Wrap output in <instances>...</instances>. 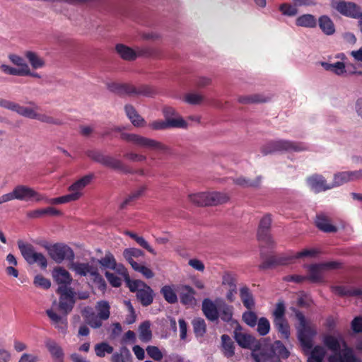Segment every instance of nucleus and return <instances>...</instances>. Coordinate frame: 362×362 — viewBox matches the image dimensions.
<instances>
[{"label":"nucleus","instance_id":"nucleus-1","mask_svg":"<svg viewBox=\"0 0 362 362\" xmlns=\"http://www.w3.org/2000/svg\"><path fill=\"white\" fill-rule=\"evenodd\" d=\"M319 250L317 249H305L300 252H297L294 255H272L266 258L262 263L259 266L260 269H268L274 268L279 265H286L292 262L295 259L303 257H313L319 254Z\"/></svg>","mask_w":362,"mask_h":362},{"label":"nucleus","instance_id":"nucleus-2","mask_svg":"<svg viewBox=\"0 0 362 362\" xmlns=\"http://www.w3.org/2000/svg\"><path fill=\"white\" fill-rule=\"evenodd\" d=\"M107 89L119 95H144L147 97L153 96L156 91L149 86L141 85L136 87L129 83H120L116 82L108 83L107 84Z\"/></svg>","mask_w":362,"mask_h":362},{"label":"nucleus","instance_id":"nucleus-3","mask_svg":"<svg viewBox=\"0 0 362 362\" xmlns=\"http://www.w3.org/2000/svg\"><path fill=\"white\" fill-rule=\"evenodd\" d=\"M305 150H307V146L303 143L285 139L270 141L261 148L264 156L275 152H299Z\"/></svg>","mask_w":362,"mask_h":362},{"label":"nucleus","instance_id":"nucleus-4","mask_svg":"<svg viewBox=\"0 0 362 362\" xmlns=\"http://www.w3.org/2000/svg\"><path fill=\"white\" fill-rule=\"evenodd\" d=\"M120 139L133 143L140 147L146 148L160 153H165L169 150L167 146L160 141L135 134L122 132L120 134Z\"/></svg>","mask_w":362,"mask_h":362},{"label":"nucleus","instance_id":"nucleus-5","mask_svg":"<svg viewBox=\"0 0 362 362\" xmlns=\"http://www.w3.org/2000/svg\"><path fill=\"white\" fill-rule=\"evenodd\" d=\"M189 200L197 206H216L227 202L228 196L222 192H199L189 195Z\"/></svg>","mask_w":362,"mask_h":362},{"label":"nucleus","instance_id":"nucleus-6","mask_svg":"<svg viewBox=\"0 0 362 362\" xmlns=\"http://www.w3.org/2000/svg\"><path fill=\"white\" fill-rule=\"evenodd\" d=\"M18 246L22 256L28 264H37L42 269L47 268V260L46 257L41 252H35L31 244L25 243L22 240H18Z\"/></svg>","mask_w":362,"mask_h":362},{"label":"nucleus","instance_id":"nucleus-7","mask_svg":"<svg viewBox=\"0 0 362 362\" xmlns=\"http://www.w3.org/2000/svg\"><path fill=\"white\" fill-rule=\"evenodd\" d=\"M128 288L131 292L136 293V298L143 306L147 307L153 303V290L143 281L134 280Z\"/></svg>","mask_w":362,"mask_h":362},{"label":"nucleus","instance_id":"nucleus-8","mask_svg":"<svg viewBox=\"0 0 362 362\" xmlns=\"http://www.w3.org/2000/svg\"><path fill=\"white\" fill-rule=\"evenodd\" d=\"M57 293L59 295V308L67 315L74 308L76 293L71 287L63 286L58 287Z\"/></svg>","mask_w":362,"mask_h":362},{"label":"nucleus","instance_id":"nucleus-9","mask_svg":"<svg viewBox=\"0 0 362 362\" xmlns=\"http://www.w3.org/2000/svg\"><path fill=\"white\" fill-rule=\"evenodd\" d=\"M49 257L57 263H62L66 259L72 261L74 259V252L68 245L62 243H56L46 246Z\"/></svg>","mask_w":362,"mask_h":362},{"label":"nucleus","instance_id":"nucleus-10","mask_svg":"<svg viewBox=\"0 0 362 362\" xmlns=\"http://www.w3.org/2000/svg\"><path fill=\"white\" fill-rule=\"evenodd\" d=\"M236 326L234 329V338L240 346L244 349H250L253 351H258L261 348L260 342L250 334L243 333L242 327L237 322L234 321Z\"/></svg>","mask_w":362,"mask_h":362},{"label":"nucleus","instance_id":"nucleus-11","mask_svg":"<svg viewBox=\"0 0 362 362\" xmlns=\"http://www.w3.org/2000/svg\"><path fill=\"white\" fill-rule=\"evenodd\" d=\"M11 192L13 199L21 201L28 202L33 199L36 202H40L45 199L44 195L38 193L33 188L23 185L16 186Z\"/></svg>","mask_w":362,"mask_h":362},{"label":"nucleus","instance_id":"nucleus-12","mask_svg":"<svg viewBox=\"0 0 362 362\" xmlns=\"http://www.w3.org/2000/svg\"><path fill=\"white\" fill-rule=\"evenodd\" d=\"M272 224V218L270 214L264 216L260 220L257 230L258 240L264 244L265 246L270 247L273 245V240L270 234Z\"/></svg>","mask_w":362,"mask_h":362},{"label":"nucleus","instance_id":"nucleus-13","mask_svg":"<svg viewBox=\"0 0 362 362\" xmlns=\"http://www.w3.org/2000/svg\"><path fill=\"white\" fill-rule=\"evenodd\" d=\"M317 334L315 326L309 325L298 328V339L305 349H311L313 346V339Z\"/></svg>","mask_w":362,"mask_h":362},{"label":"nucleus","instance_id":"nucleus-14","mask_svg":"<svg viewBox=\"0 0 362 362\" xmlns=\"http://www.w3.org/2000/svg\"><path fill=\"white\" fill-rule=\"evenodd\" d=\"M332 4L334 8L344 16L354 18H358L361 16L359 8L354 3L333 0Z\"/></svg>","mask_w":362,"mask_h":362},{"label":"nucleus","instance_id":"nucleus-15","mask_svg":"<svg viewBox=\"0 0 362 362\" xmlns=\"http://www.w3.org/2000/svg\"><path fill=\"white\" fill-rule=\"evenodd\" d=\"M306 182L310 189L316 194L332 189L331 184H327L325 178L319 174L308 177Z\"/></svg>","mask_w":362,"mask_h":362},{"label":"nucleus","instance_id":"nucleus-16","mask_svg":"<svg viewBox=\"0 0 362 362\" xmlns=\"http://www.w3.org/2000/svg\"><path fill=\"white\" fill-rule=\"evenodd\" d=\"M180 303L185 306L192 307L196 304L194 297L196 291L189 285H180L177 289Z\"/></svg>","mask_w":362,"mask_h":362},{"label":"nucleus","instance_id":"nucleus-17","mask_svg":"<svg viewBox=\"0 0 362 362\" xmlns=\"http://www.w3.org/2000/svg\"><path fill=\"white\" fill-rule=\"evenodd\" d=\"M149 127L153 130H162L171 127H185L186 122L182 118L166 119L165 120L153 121L149 124Z\"/></svg>","mask_w":362,"mask_h":362},{"label":"nucleus","instance_id":"nucleus-18","mask_svg":"<svg viewBox=\"0 0 362 362\" xmlns=\"http://www.w3.org/2000/svg\"><path fill=\"white\" fill-rule=\"evenodd\" d=\"M218 302L216 300V303L213 302L209 298H205L202 302V311L205 317L210 321L214 322L219 317L218 315Z\"/></svg>","mask_w":362,"mask_h":362},{"label":"nucleus","instance_id":"nucleus-19","mask_svg":"<svg viewBox=\"0 0 362 362\" xmlns=\"http://www.w3.org/2000/svg\"><path fill=\"white\" fill-rule=\"evenodd\" d=\"M46 314L51 320L52 324L62 333H66L67 331L68 321L67 317L64 314L60 315L57 314L52 309L46 310Z\"/></svg>","mask_w":362,"mask_h":362},{"label":"nucleus","instance_id":"nucleus-20","mask_svg":"<svg viewBox=\"0 0 362 362\" xmlns=\"http://www.w3.org/2000/svg\"><path fill=\"white\" fill-rule=\"evenodd\" d=\"M322 341L324 345L335 354L340 353L341 341L344 347H347L346 341L341 335H339V339L331 334L325 335Z\"/></svg>","mask_w":362,"mask_h":362},{"label":"nucleus","instance_id":"nucleus-21","mask_svg":"<svg viewBox=\"0 0 362 362\" xmlns=\"http://www.w3.org/2000/svg\"><path fill=\"white\" fill-rule=\"evenodd\" d=\"M45 344L54 362H64V353L58 343L52 339H47Z\"/></svg>","mask_w":362,"mask_h":362},{"label":"nucleus","instance_id":"nucleus-22","mask_svg":"<svg viewBox=\"0 0 362 362\" xmlns=\"http://www.w3.org/2000/svg\"><path fill=\"white\" fill-rule=\"evenodd\" d=\"M52 276L59 286H68L72 281L71 274L63 267L54 268L52 272Z\"/></svg>","mask_w":362,"mask_h":362},{"label":"nucleus","instance_id":"nucleus-23","mask_svg":"<svg viewBox=\"0 0 362 362\" xmlns=\"http://www.w3.org/2000/svg\"><path fill=\"white\" fill-rule=\"evenodd\" d=\"M331 290L335 294L341 296L355 297L362 296L361 288H354L347 286H333Z\"/></svg>","mask_w":362,"mask_h":362},{"label":"nucleus","instance_id":"nucleus-24","mask_svg":"<svg viewBox=\"0 0 362 362\" xmlns=\"http://www.w3.org/2000/svg\"><path fill=\"white\" fill-rule=\"evenodd\" d=\"M85 322L93 329L100 328L103 325V321L98 314H95L93 309L89 307L85 308L82 312Z\"/></svg>","mask_w":362,"mask_h":362},{"label":"nucleus","instance_id":"nucleus-25","mask_svg":"<svg viewBox=\"0 0 362 362\" xmlns=\"http://www.w3.org/2000/svg\"><path fill=\"white\" fill-rule=\"evenodd\" d=\"M329 362H361L360 360L354 356L351 348L346 347L343 354L332 355L328 358Z\"/></svg>","mask_w":362,"mask_h":362},{"label":"nucleus","instance_id":"nucleus-26","mask_svg":"<svg viewBox=\"0 0 362 362\" xmlns=\"http://www.w3.org/2000/svg\"><path fill=\"white\" fill-rule=\"evenodd\" d=\"M93 178V175H86L70 185L68 189L72 193H78L80 199L83 195L82 190L90 183Z\"/></svg>","mask_w":362,"mask_h":362},{"label":"nucleus","instance_id":"nucleus-27","mask_svg":"<svg viewBox=\"0 0 362 362\" xmlns=\"http://www.w3.org/2000/svg\"><path fill=\"white\" fill-rule=\"evenodd\" d=\"M124 110L127 116L135 127H144L146 124L144 119L139 115L136 109L132 105H126Z\"/></svg>","mask_w":362,"mask_h":362},{"label":"nucleus","instance_id":"nucleus-28","mask_svg":"<svg viewBox=\"0 0 362 362\" xmlns=\"http://www.w3.org/2000/svg\"><path fill=\"white\" fill-rule=\"evenodd\" d=\"M102 165L125 173H130L128 168L120 160L112 156H105Z\"/></svg>","mask_w":362,"mask_h":362},{"label":"nucleus","instance_id":"nucleus-29","mask_svg":"<svg viewBox=\"0 0 362 362\" xmlns=\"http://www.w3.org/2000/svg\"><path fill=\"white\" fill-rule=\"evenodd\" d=\"M323 269L321 267L320 263L312 264L308 266L309 275L307 276V280L313 283H318L323 281L322 275Z\"/></svg>","mask_w":362,"mask_h":362},{"label":"nucleus","instance_id":"nucleus-30","mask_svg":"<svg viewBox=\"0 0 362 362\" xmlns=\"http://www.w3.org/2000/svg\"><path fill=\"white\" fill-rule=\"evenodd\" d=\"M218 308L219 317H221V319L226 322L232 321L233 315V306L228 305L223 300H219Z\"/></svg>","mask_w":362,"mask_h":362},{"label":"nucleus","instance_id":"nucleus-31","mask_svg":"<svg viewBox=\"0 0 362 362\" xmlns=\"http://www.w3.org/2000/svg\"><path fill=\"white\" fill-rule=\"evenodd\" d=\"M319 27L327 35H332L335 33V26L332 19L326 16H321L318 19Z\"/></svg>","mask_w":362,"mask_h":362},{"label":"nucleus","instance_id":"nucleus-32","mask_svg":"<svg viewBox=\"0 0 362 362\" xmlns=\"http://www.w3.org/2000/svg\"><path fill=\"white\" fill-rule=\"evenodd\" d=\"M72 268L74 271L81 276H86L88 274L93 276V273L96 272L98 269L88 263L76 262L73 264Z\"/></svg>","mask_w":362,"mask_h":362},{"label":"nucleus","instance_id":"nucleus-33","mask_svg":"<svg viewBox=\"0 0 362 362\" xmlns=\"http://www.w3.org/2000/svg\"><path fill=\"white\" fill-rule=\"evenodd\" d=\"M315 225L320 230L325 233H336L337 231V228L332 225L328 218L323 215L317 216Z\"/></svg>","mask_w":362,"mask_h":362},{"label":"nucleus","instance_id":"nucleus-34","mask_svg":"<svg viewBox=\"0 0 362 362\" xmlns=\"http://www.w3.org/2000/svg\"><path fill=\"white\" fill-rule=\"evenodd\" d=\"M296 24L300 27L314 28L317 25V21L312 14H303L296 18Z\"/></svg>","mask_w":362,"mask_h":362},{"label":"nucleus","instance_id":"nucleus-35","mask_svg":"<svg viewBox=\"0 0 362 362\" xmlns=\"http://www.w3.org/2000/svg\"><path fill=\"white\" fill-rule=\"evenodd\" d=\"M111 362H132V356L126 346H122L119 352H115L111 356Z\"/></svg>","mask_w":362,"mask_h":362},{"label":"nucleus","instance_id":"nucleus-36","mask_svg":"<svg viewBox=\"0 0 362 362\" xmlns=\"http://www.w3.org/2000/svg\"><path fill=\"white\" fill-rule=\"evenodd\" d=\"M118 54L124 60L132 61L136 59L137 54L136 52L129 47L123 44H118L115 47Z\"/></svg>","mask_w":362,"mask_h":362},{"label":"nucleus","instance_id":"nucleus-37","mask_svg":"<svg viewBox=\"0 0 362 362\" xmlns=\"http://www.w3.org/2000/svg\"><path fill=\"white\" fill-rule=\"evenodd\" d=\"M11 110L17 112L18 115L30 119H36L37 113L32 108L21 106L13 102Z\"/></svg>","mask_w":362,"mask_h":362},{"label":"nucleus","instance_id":"nucleus-38","mask_svg":"<svg viewBox=\"0 0 362 362\" xmlns=\"http://www.w3.org/2000/svg\"><path fill=\"white\" fill-rule=\"evenodd\" d=\"M240 297L243 305L248 310L252 309L255 305V300L252 293L247 286H243L240 289Z\"/></svg>","mask_w":362,"mask_h":362},{"label":"nucleus","instance_id":"nucleus-39","mask_svg":"<svg viewBox=\"0 0 362 362\" xmlns=\"http://www.w3.org/2000/svg\"><path fill=\"white\" fill-rule=\"evenodd\" d=\"M139 339L145 343L149 342L152 339V332L151 330V322L146 320L141 323L139 327Z\"/></svg>","mask_w":362,"mask_h":362},{"label":"nucleus","instance_id":"nucleus-40","mask_svg":"<svg viewBox=\"0 0 362 362\" xmlns=\"http://www.w3.org/2000/svg\"><path fill=\"white\" fill-rule=\"evenodd\" d=\"M274 326L279 333L281 334V337L285 339H288L290 337V327L286 318L274 320Z\"/></svg>","mask_w":362,"mask_h":362},{"label":"nucleus","instance_id":"nucleus-41","mask_svg":"<svg viewBox=\"0 0 362 362\" xmlns=\"http://www.w3.org/2000/svg\"><path fill=\"white\" fill-rule=\"evenodd\" d=\"M270 100V98L262 94H253L245 96H240L238 101L243 104L263 103Z\"/></svg>","mask_w":362,"mask_h":362},{"label":"nucleus","instance_id":"nucleus-42","mask_svg":"<svg viewBox=\"0 0 362 362\" xmlns=\"http://www.w3.org/2000/svg\"><path fill=\"white\" fill-rule=\"evenodd\" d=\"M173 287V285H165L160 288V293L163 296L165 300L170 304L176 303L178 300L177 296Z\"/></svg>","mask_w":362,"mask_h":362},{"label":"nucleus","instance_id":"nucleus-43","mask_svg":"<svg viewBox=\"0 0 362 362\" xmlns=\"http://www.w3.org/2000/svg\"><path fill=\"white\" fill-rule=\"evenodd\" d=\"M271 351L273 354L282 358H288L290 356V352L284 346V344L279 340L275 341L271 346Z\"/></svg>","mask_w":362,"mask_h":362},{"label":"nucleus","instance_id":"nucleus-44","mask_svg":"<svg viewBox=\"0 0 362 362\" xmlns=\"http://www.w3.org/2000/svg\"><path fill=\"white\" fill-rule=\"evenodd\" d=\"M222 347L225 356L230 358L235 354L234 343L231 338L227 334L221 336Z\"/></svg>","mask_w":362,"mask_h":362},{"label":"nucleus","instance_id":"nucleus-45","mask_svg":"<svg viewBox=\"0 0 362 362\" xmlns=\"http://www.w3.org/2000/svg\"><path fill=\"white\" fill-rule=\"evenodd\" d=\"M79 199V194L78 193H72L57 197V198H52L50 199H48L45 197L44 200H45L47 202L51 204H61L64 203L71 202L73 201H76Z\"/></svg>","mask_w":362,"mask_h":362},{"label":"nucleus","instance_id":"nucleus-46","mask_svg":"<svg viewBox=\"0 0 362 362\" xmlns=\"http://www.w3.org/2000/svg\"><path fill=\"white\" fill-rule=\"evenodd\" d=\"M25 57L28 60L29 63L30 64L31 66L34 69H37L42 68L45 62L44 59L41 57H40L35 52L32 51H27L25 53Z\"/></svg>","mask_w":362,"mask_h":362},{"label":"nucleus","instance_id":"nucleus-47","mask_svg":"<svg viewBox=\"0 0 362 362\" xmlns=\"http://www.w3.org/2000/svg\"><path fill=\"white\" fill-rule=\"evenodd\" d=\"M97 314L102 321L107 320L110 315V306L105 300H100L95 306Z\"/></svg>","mask_w":362,"mask_h":362},{"label":"nucleus","instance_id":"nucleus-48","mask_svg":"<svg viewBox=\"0 0 362 362\" xmlns=\"http://www.w3.org/2000/svg\"><path fill=\"white\" fill-rule=\"evenodd\" d=\"M192 325L193 331L196 337H202L206 332V325L204 319L197 317L194 318Z\"/></svg>","mask_w":362,"mask_h":362},{"label":"nucleus","instance_id":"nucleus-49","mask_svg":"<svg viewBox=\"0 0 362 362\" xmlns=\"http://www.w3.org/2000/svg\"><path fill=\"white\" fill-rule=\"evenodd\" d=\"M326 351L319 345L315 346L311 351L308 362H323Z\"/></svg>","mask_w":362,"mask_h":362},{"label":"nucleus","instance_id":"nucleus-50","mask_svg":"<svg viewBox=\"0 0 362 362\" xmlns=\"http://www.w3.org/2000/svg\"><path fill=\"white\" fill-rule=\"evenodd\" d=\"M348 182H351L349 171L335 173L334 175L333 182L331 183L332 189L341 186Z\"/></svg>","mask_w":362,"mask_h":362},{"label":"nucleus","instance_id":"nucleus-51","mask_svg":"<svg viewBox=\"0 0 362 362\" xmlns=\"http://www.w3.org/2000/svg\"><path fill=\"white\" fill-rule=\"evenodd\" d=\"M322 65L325 70L332 71L339 76L342 75L346 72L344 62H337L334 64L322 62Z\"/></svg>","mask_w":362,"mask_h":362},{"label":"nucleus","instance_id":"nucleus-52","mask_svg":"<svg viewBox=\"0 0 362 362\" xmlns=\"http://www.w3.org/2000/svg\"><path fill=\"white\" fill-rule=\"evenodd\" d=\"M98 262L100 267L104 269H115L117 267L115 258L110 252H106L105 257L98 259Z\"/></svg>","mask_w":362,"mask_h":362},{"label":"nucleus","instance_id":"nucleus-53","mask_svg":"<svg viewBox=\"0 0 362 362\" xmlns=\"http://www.w3.org/2000/svg\"><path fill=\"white\" fill-rule=\"evenodd\" d=\"M262 177H257L254 180L243 177H238L233 180L234 183L243 187H258L260 185Z\"/></svg>","mask_w":362,"mask_h":362},{"label":"nucleus","instance_id":"nucleus-54","mask_svg":"<svg viewBox=\"0 0 362 362\" xmlns=\"http://www.w3.org/2000/svg\"><path fill=\"white\" fill-rule=\"evenodd\" d=\"M146 187L144 186L140 187L136 191L132 192L128 197H127L120 204V209H123L129 205L132 202L137 199L145 191Z\"/></svg>","mask_w":362,"mask_h":362},{"label":"nucleus","instance_id":"nucleus-55","mask_svg":"<svg viewBox=\"0 0 362 362\" xmlns=\"http://www.w3.org/2000/svg\"><path fill=\"white\" fill-rule=\"evenodd\" d=\"M256 325H257V331L260 336H265L270 331V322L264 317H260L257 320Z\"/></svg>","mask_w":362,"mask_h":362},{"label":"nucleus","instance_id":"nucleus-56","mask_svg":"<svg viewBox=\"0 0 362 362\" xmlns=\"http://www.w3.org/2000/svg\"><path fill=\"white\" fill-rule=\"evenodd\" d=\"M113 350V347L107 342H101L95 346V354L98 357H104L105 353L112 354Z\"/></svg>","mask_w":362,"mask_h":362},{"label":"nucleus","instance_id":"nucleus-57","mask_svg":"<svg viewBox=\"0 0 362 362\" xmlns=\"http://www.w3.org/2000/svg\"><path fill=\"white\" fill-rule=\"evenodd\" d=\"M286 313L285 303L283 300H279L273 311L274 320L284 319Z\"/></svg>","mask_w":362,"mask_h":362},{"label":"nucleus","instance_id":"nucleus-58","mask_svg":"<svg viewBox=\"0 0 362 362\" xmlns=\"http://www.w3.org/2000/svg\"><path fill=\"white\" fill-rule=\"evenodd\" d=\"M36 119L49 124H54V125H62L64 124V122L59 118H54L52 116L47 115L46 114H39L37 113Z\"/></svg>","mask_w":362,"mask_h":362},{"label":"nucleus","instance_id":"nucleus-59","mask_svg":"<svg viewBox=\"0 0 362 362\" xmlns=\"http://www.w3.org/2000/svg\"><path fill=\"white\" fill-rule=\"evenodd\" d=\"M243 320L250 327H254L258 320L256 313L253 311H246L243 314Z\"/></svg>","mask_w":362,"mask_h":362},{"label":"nucleus","instance_id":"nucleus-60","mask_svg":"<svg viewBox=\"0 0 362 362\" xmlns=\"http://www.w3.org/2000/svg\"><path fill=\"white\" fill-rule=\"evenodd\" d=\"M279 10L282 14L288 16H294L298 13V9L295 5L292 6L289 4H282L279 6Z\"/></svg>","mask_w":362,"mask_h":362},{"label":"nucleus","instance_id":"nucleus-61","mask_svg":"<svg viewBox=\"0 0 362 362\" xmlns=\"http://www.w3.org/2000/svg\"><path fill=\"white\" fill-rule=\"evenodd\" d=\"M33 283L37 287H40L44 289H48L51 286L50 281L40 274L35 276Z\"/></svg>","mask_w":362,"mask_h":362},{"label":"nucleus","instance_id":"nucleus-62","mask_svg":"<svg viewBox=\"0 0 362 362\" xmlns=\"http://www.w3.org/2000/svg\"><path fill=\"white\" fill-rule=\"evenodd\" d=\"M146 352L149 357L155 361H160L163 358V354L158 347L156 346H148Z\"/></svg>","mask_w":362,"mask_h":362},{"label":"nucleus","instance_id":"nucleus-63","mask_svg":"<svg viewBox=\"0 0 362 362\" xmlns=\"http://www.w3.org/2000/svg\"><path fill=\"white\" fill-rule=\"evenodd\" d=\"M144 252L137 248H127L123 252V255L126 260L134 259L133 257H139L142 256Z\"/></svg>","mask_w":362,"mask_h":362},{"label":"nucleus","instance_id":"nucleus-64","mask_svg":"<svg viewBox=\"0 0 362 362\" xmlns=\"http://www.w3.org/2000/svg\"><path fill=\"white\" fill-rule=\"evenodd\" d=\"M86 155L88 157L91 158L95 162H98L100 164H103V160L105 157V155L103 154L101 152L95 150H88L86 151Z\"/></svg>","mask_w":362,"mask_h":362}]
</instances>
